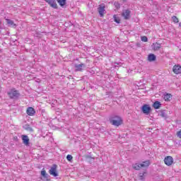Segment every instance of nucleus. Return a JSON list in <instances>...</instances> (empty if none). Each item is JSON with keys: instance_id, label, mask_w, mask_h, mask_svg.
<instances>
[{"instance_id": "nucleus-29", "label": "nucleus", "mask_w": 181, "mask_h": 181, "mask_svg": "<svg viewBox=\"0 0 181 181\" xmlns=\"http://www.w3.org/2000/svg\"><path fill=\"white\" fill-rule=\"evenodd\" d=\"M141 39V42H148V37L146 36H142Z\"/></svg>"}, {"instance_id": "nucleus-14", "label": "nucleus", "mask_w": 181, "mask_h": 181, "mask_svg": "<svg viewBox=\"0 0 181 181\" xmlns=\"http://www.w3.org/2000/svg\"><path fill=\"white\" fill-rule=\"evenodd\" d=\"M162 107V103L156 100L153 103V107L154 110H159Z\"/></svg>"}, {"instance_id": "nucleus-32", "label": "nucleus", "mask_w": 181, "mask_h": 181, "mask_svg": "<svg viewBox=\"0 0 181 181\" xmlns=\"http://www.w3.org/2000/svg\"><path fill=\"white\" fill-rule=\"evenodd\" d=\"M68 78H71V76H69V77H68Z\"/></svg>"}, {"instance_id": "nucleus-10", "label": "nucleus", "mask_w": 181, "mask_h": 181, "mask_svg": "<svg viewBox=\"0 0 181 181\" xmlns=\"http://www.w3.org/2000/svg\"><path fill=\"white\" fill-rule=\"evenodd\" d=\"M21 139L23 141V144L25 145L26 146H29V137L26 134H23L21 136Z\"/></svg>"}, {"instance_id": "nucleus-8", "label": "nucleus", "mask_w": 181, "mask_h": 181, "mask_svg": "<svg viewBox=\"0 0 181 181\" xmlns=\"http://www.w3.org/2000/svg\"><path fill=\"white\" fill-rule=\"evenodd\" d=\"M122 16H124L126 21H128V19L131 18V11H129V9L124 10L122 12Z\"/></svg>"}, {"instance_id": "nucleus-2", "label": "nucleus", "mask_w": 181, "mask_h": 181, "mask_svg": "<svg viewBox=\"0 0 181 181\" xmlns=\"http://www.w3.org/2000/svg\"><path fill=\"white\" fill-rule=\"evenodd\" d=\"M8 95L11 100H16L21 97V93H19V90L16 88H12L9 92L7 93Z\"/></svg>"}, {"instance_id": "nucleus-33", "label": "nucleus", "mask_w": 181, "mask_h": 181, "mask_svg": "<svg viewBox=\"0 0 181 181\" xmlns=\"http://www.w3.org/2000/svg\"><path fill=\"white\" fill-rule=\"evenodd\" d=\"M115 64H118V63H115Z\"/></svg>"}, {"instance_id": "nucleus-6", "label": "nucleus", "mask_w": 181, "mask_h": 181, "mask_svg": "<svg viewBox=\"0 0 181 181\" xmlns=\"http://www.w3.org/2000/svg\"><path fill=\"white\" fill-rule=\"evenodd\" d=\"M45 1L53 9H59V6H57V3H56V0H45Z\"/></svg>"}, {"instance_id": "nucleus-26", "label": "nucleus", "mask_w": 181, "mask_h": 181, "mask_svg": "<svg viewBox=\"0 0 181 181\" xmlns=\"http://www.w3.org/2000/svg\"><path fill=\"white\" fill-rule=\"evenodd\" d=\"M66 159L69 162H71L73 160V156L70 154L67 155Z\"/></svg>"}, {"instance_id": "nucleus-21", "label": "nucleus", "mask_w": 181, "mask_h": 181, "mask_svg": "<svg viewBox=\"0 0 181 181\" xmlns=\"http://www.w3.org/2000/svg\"><path fill=\"white\" fill-rule=\"evenodd\" d=\"M24 129H25V131H29V132H33V129L32 127H30V125L29 124H25L23 127Z\"/></svg>"}, {"instance_id": "nucleus-20", "label": "nucleus", "mask_w": 181, "mask_h": 181, "mask_svg": "<svg viewBox=\"0 0 181 181\" xmlns=\"http://www.w3.org/2000/svg\"><path fill=\"white\" fill-rule=\"evenodd\" d=\"M113 19H114V21L116 23H121V18H119V17L117 15H114L113 16Z\"/></svg>"}, {"instance_id": "nucleus-13", "label": "nucleus", "mask_w": 181, "mask_h": 181, "mask_svg": "<svg viewBox=\"0 0 181 181\" xmlns=\"http://www.w3.org/2000/svg\"><path fill=\"white\" fill-rule=\"evenodd\" d=\"M148 62H152L156 61V55L154 54H149L147 58Z\"/></svg>"}, {"instance_id": "nucleus-28", "label": "nucleus", "mask_w": 181, "mask_h": 181, "mask_svg": "<svg viewBox=\"0 0 181 181\" xmlns=\"http://www.w3.org/2000/svg\"><path fill=\"white\" fill-rule=\"evenodd\" d=\"M85 158H86V160H87L88 162H91V160H93V159H94L93 158H92V157L90 156H86Z\"/></svg>"}, {"instance_id": "nucleus-9", "label": "nucleus", "mask_w": 181, "mask_h": 181, "mask_svg": "<svg viewBox=\"0 0 181 181\" xmlns=\"http://www.w3.org/2000/svg\"><path fill=\"white\" fill-rule=\"evenodd\" d=\"M74 67L76 69V71H83V69H86V64H75Z\"/></svg>"}, {"instance_id": "nucleus-16", "label": "nucleus", "mask_w": 181, "mask_h": 181, "mask_svg": "<svg viewBox=\"0 0 181 181\" xmlns=\"http://www.w3.org/2000/svg\"><path fill=\"white\" fill-rule=\"evenodd\" d=\"M151 47L154 51L159 50L160 49V44L159 42H154L152 44Z\"/></svg>"}, {"instance_id": "nucleus-31", "label": "nucleus", "mask_w": 181, "mask_h": 181, "mask_svg": "<svg viewBox=\"0 0 181 181\" xmlns=\"http://www.w3.org/2000/svg\"><path fill=\"white\" fill-rule=\"evenodd\" d=\"M123 1V2H127V0H122Z\"/></svg>"}, {"instance_id": "nucleus-5", "label": "nucleus", "mask_w": 181, "mask_h": 181, "mask_svg": "<svg viewBox=\"0 0 181 181\" xmlns=\"http://www.w3.org/2000/svg\"><path fill=\"white\" fill-rule=\"evenodd\" d=\"M98 11L100 18H103L104 16V13H105V4H100L98 8Z\"/></svg>"}, {"instance_id": "nucleus-18", "label": "nucleus", "mask_w": 181, "mask_h": 181, "mask_svg": "<svg viewBox=\"0 0 181 181\" xmlns=\"http://www.w3.org/2000/svg\"><path fill=\"white\" fill-rule=\"evenodd\" d=\"M149 165H151V161H149V160L144 161L142 163H141V168H148Z\"/></svg>"}, {"instance_id": "nucleus-27", "label": "nucleus", "mask_w": 181, "mask_h": 181, "mask_svg": "<svg viewBox=\"0 0 181 181\" xmlns=\"http://www.w3.org/2000/svg\"><path fill=\"white\" fill-rule=\"evenodd\" d=\"M114 5H115L116 9H119V8H121V4H119V3H118L117 1H115L114 3Z\"/></svg>"}, {"instance_id": "nucleus-4", "label": "nucleus", "mask_w": 181, "mask_h": 181, "mask_svg": "<svg viewBox=\"0 0 181 181\" xmlns=\"http://www.w3.org/2000/svg\"><path fill=\"white\" fill-rule=\"evenodd\" d=\"M49 175L54 176V177H57L59 176V173H57V165L53 164L49 170Z\"/></svg>"}, {"instance_id": "nucleus-1", "label": "nucleus", "mask_w": 181, "mask_h": 181, "mask_svg": "<svg viewBox=\"0 0 181 181\" xmlns=\"http://www.w3.org/2000/svg\"><path fill=\"white\" fill-rule=\"evenodd\" d=\"M109 122L114 127H119V125H122L124 121L121 116L112 114L109 117Z\"/></svg>"}, {"instance_id": "nucleus-17", "label": "nucleus", "mask_w": 181, "mask_h": 181, "mask_svg": "<svg viewBox=\"0 0 181 181\" xmlns=\"http://www.w3.org/2000/svg\"><path fill=\"white\" fill-rule=\"evenodd\" d=\"M57 2L59 4L61 8H64L67 5V0H57Z\"/></svg>"}, {"instance_id": "nucleus-11", "label": "nucleus", "mask_w": 181, "mask_h": 181, "mask_svg": "<svg viewBox=\"0 0 181 181\" xmlns=\"http://www.w3.org/2000/svg\"><path fill=\"white\" fill-rule=\"evenodd\" d=\"M173 71L175 74H181V66L177 64L175 65L173 68Z\"/></svg>"}, {"instance_id": "nucleus-25", "label": "nucleus", "mask_w": 181, "mask_h": 181, "mask_svg": "<svg viewBox=\"0 0 181 181\" xmlns=\"http://www.w3.org/2000/svg\"><path fill=\"white\" fill-rule=\"evenodd\" d=\"M172 20H173V22H174V23H179V18H177V16H173L172 17Z\"/></svg>"}, {"instance_id": "nucleus-23", "label": "nucleus", "mask_w": 181, "mask_h": 181, "mask_svg": "<svg viewBox=\"0 0 181 181\" xmlns=\"http://www.w3.org/2000/svg\"><path fill=\"white\" fill-rule=\"evenodd\" d=\"M164 100L165 101H170V100H172V95L167 93L166 95H164Z\"/></svg>"}, {"instance_id": "nucleus-7", "label": "nucleus", "mask_w": 181, "mask_h": 181, "mask_svg": "<svg viewBox=\"0 0 181 181\" xmlns=\"http://www.w3.org/2000/svg\"><path fill=\"white\" fill-rule=\"evenodd\" d=\"M164 163L167 166H170L173 163V157L168 156L164 158Z\"/></svg>"}, {"instance_id": "nucleus-24", "label": "nucleus", "mask_w": 181, "mask_h": 181, "mask_svg": "<svg viewBox=\"0 0 181 181\" xmlns=\"http://www.w3.org/2000/svg\"><path fill=\"white\" fill-rule=\"evenodd\" d=\"M141 168H142V166H141V164L139 163H135L133 165V169H134V170H139Z\"/></svg>"}, {"instance_id": "nucleus-3", "label": "nucleus", "mask_w": 181, "mask_h": 181, "mask_svg": "<svg viewBox=\"0 0 181 181\" xmlns=\"http://www.w3.org/2000/svg\"><path fill=\"white\" fill-rule=\"evenodd\" d=\"M141 112L144 114V115H149L151 112H152V107H151V105L148 104H144L141 107Z\"/></svg>"}, {"instance_id": "nucleus-12", "label": "nucleus", "mask_w": 181, "mask_h": 181, "mask_svg": "<svg viewBox=\"0 0 181 181\" xmlns=\"http://www.w3.org/2000/svg\"><path fill=\"white\" fill-rule=\"evenodd\" d=\"M27 114L30 116L32 117L33 115H35V114H36V111L35 110V109L32 107H29L27 108L26 110Z\"/></svg>"}, {"instance_id": "nucleus-19", "label": "nucleus", "mask_w": 181, "mask_h": 181, "mask_svg": "<svg viewBox=\"0 0 181 181\" xmlns=\"http://www.w3.org/2000/svg\"><path fill=\"white\" fill-rule=\"evenodd\" d=\"M165 110H161L160 111V117H162V118H165V119H167L168 118V115L166 114V112H165Z\"/></svg>"}, {"instance_id": "nucleus-30", "label": "nucleus", "mask_w": 181, "mask_h": 181, "mask_svg": "<svg viewBox=\"0 0 181 181\" xmlns=\"http://www.w3.org/2000/svg\"><path fill=\"white\" fill-rule=\"evenodd\" d=\"M177 135L181 139V130L177 132Z\"/></svg>"}, {"instance_id": "nucleus-22", "label": "nucleus", "mask_w": 181, "mask_h": 181, "mask_svg": "<svg viewBox=\"0 0 181 181\" xmlns=\"http://www.w3.org/2000/svg\"><path fill=\"white\" fill-rule=\"evenodd\" d=\"M146 173L144 172V173H140L139 174V180H145V174Z\"/></svg>"}, {"instance_id": "nucleus-15", "label": "nucleus", "mask_w": 181, "mask_h": 181, "mask_svg": "<svg viewBox=\"0 0 181 181\" xmlns=\"http://www.w3.org/2000/svg\"><path fill=\"white\" fill-rule=\"evenodd\" d=\"M6 22L10 28H16V24H15V23H13V21L11 20L9 18H6Z\"/></svg>"}]
</instances>
